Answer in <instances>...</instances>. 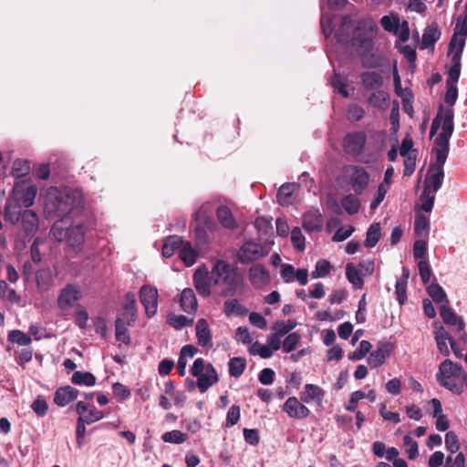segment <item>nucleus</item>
Masks as SVG:
<instances>
[{
    "label": "nucleus",
    "mask_w": 467,
    "mask_h": 467,
    "mask_svg": "<svg viewBox=\"0 0 467 467\" xmlns=\"http://www.w3.org/2000/svg\"><path fill=\"white\" fill-rule=\"evenodd\" d=\"M84 206L82 192L77 189L52 187L45 196L44 213L47 219L62 220L69 213L80 211Z\"/></svg>",
    "instance_id": "f257e3e1"
},
{
    "label": "nucleus",
    "mask_w": 467,
    "mask_h": 467,
    "mask_svg": "<svg viewBox=\"0 0 467 467\" xmlns=\"http://www.w3.org/2000/svg\"><path fill=\"white\" fill-rule=\"evenodd\" d=\"M377 30L378 26L372 21L360 20L351 38V45L360 57L365 67L372 68L378 66L368 57L373 48V37Z\"/></svg>",
    "instance_id": "f03ea898"
},
{
    "label": "nucleus",
    "mask_w": 467,
    "mask_h": 467,
    "mask_svg": "<svg viewBox=\"0 0 467 467\" xmlns=\"http://www.w3.org/2000/svg\"><path fill=\"white\" fill-rule=\"evenodd\" d=\"M211 278L214 285H224L223 296H233L244 285L243 275L224 260H216L211 271Z\"/></svg>",
    "instance_id": "7ed1b4c3"
},
{
    "label": "nucleus",
    "mask_w": 467,
    "mask_h": 467,
    "mask_svg": "<svg viewBox=\"0 0 467 467\" xmlns=\"http://www.w3.org/2000/svg\"><path fill=\"white\" fill-rule=\"evenodd\" d=\"M191 373L197 378V387L202 393L218 381V374L213 366L211 363L205 364L202 358L195 359Z\"/></svg>",
    "instance_id": "20e7f679"
},
{
    "label": "nucleus",
    "mask_w": 467,
    "mask_h": 467,
    "mask_svg": "<svg viewBox=\"0 0 467 467\" xmlns=\"http://www.w3.org/2000/svg\"><path fill=\"white\" fill-rule=\"evenodd\" d=\"M454 113L451 109H443L441 119V132L435 139L436 147L432 150L436 154L448 156L449 140L454 130Z\"/></svg>",
    "instance_id": "39448f33"
},
{
    "label": "nucleus",
    "mask_w": 467,
    "mask_h": 467,
    "mask_svg": "<svg viewBox=\"0 0 467 467\" xmlns=\"http://www.w3.org/2000/svg\"><path fill=\"white\" fill-rule=\"evenodd\" d=\"M447 157L443 154H436V161L430 166L424 181L425 192H436L441 187L444 178L443 166Z\"/></svg>",
    "instance_id": "423d86ee"
},
{
    "label": "nucleus",
    "mask_w": 467,
    "mask_h": 467,
    "mask_svg": "<svg viewBox=\"0 0 467 467\" xmlns=\"http://www.w3.org/2000/svg\"><path fill=\"white\" fill-rule=\"evenodd\" d=\"M37 188L26 181L17 182L13 187V201L24 208H29L34 204Z\"/></svg>",
    "instance_id": "0eeeda50"
},
{
    "label": "nucleus",
    "mask_w": 467,
    "mask_h": 467,
    "mask_svg": "<svg viewBox=\"0 0 467 467\" xmlns=\"http://www.w3.org/2000/svg\"><path fill=\"white\" fill-rule=\"evenodd\" d=\"M366 142L367 135L364 131L348 132L343 139V148L347 154L357 158L363 153Z\"/></svg>",
    "instance_id": "6e6552de"
},
{
    "label": "nucleus",
    "mask_w": 467,
    "mask_h": 467,
    "mask_svg": "<svg viewBox=\"0 0 467 467\" xmlns=\"http://www.w3.org/2000/svg\"><path fill=\"white\" fill-rule=\"evenodd\" d=\"M348 182L356 195L361 194L368 187L369 174L365 168L358 165L349 167Z\"/></svg>",
    "instance_id": "1a4fd4ad"
},
{
    "label": "nucleus",
    "mask_w": 467,
    "mask_h": 467,
    "mask_svg": "<svg viewBox=\"0 0 467 467\" xmlns=\"http://www.w3.org/2000/svg\"><path fill=\"white\" fill-rule=\"evenodd\" d=\"M140 299L145 308L146 315L149 317H153L158 308V290L155 287L144 285L140 290Z\"/></svg>",
    "instance_id": "9d476101"
},
{
    "label": "nucleus",
    "mask_w": 467,
    "mask_h": 467,
    "mask_svg": "<svg viewBox=\"0 0 467 467\" xmlns=\"http://www.w3.org/2000/svg\"><path fill=\"white\" fill-rule=\"evenodd\" d=\"M265 255L263 246L252 241L245 242L237 254L238 260L242 264H249Z\"/></svg>",
    "instance_id": "9b49d317"
},
{
    "label": "nucleus",
    "mask_w": 467,
    "mask_h": 467,
    "mask_svg": "<svg viewBox=\"0 0 467 467\" xmlns=\"http://www.w3.org/2000/svg\"><path fill=\"white\" fill-rule=\"evenodd\" d=\"M464 47H465V40L463 38H462L459 42L458 48L453 50V52L448 51L449 55L452 54V57H451L452 66L449 69L448 78L446 79V85H451V84L456 85V83L459 80V78L461 75V66H462L461 59H462V55Z\"/></svg>",
    "instance_id": "f8f14e48"
},
{
    "label": "nucleus",
    "mask_w": 467,
    "mask_h": 467,
    "mask_svg": "<svg viewBox=\"0 0 467 467\" xmlns=\"http://www.w3.org/2000/svg\"><path fill=\"white\" fill-rule=\"evenodd\" d=\"M81 297V292L78 285L67 284L61 291L57 298V306L62 310L73 306Z\"/></svg>",
    "instance_id": "ddd939ff"
},
{
    "label": "nucleus",
    "mask_w": 467,
    "mask_h": 467,
    "mask_svg": "<svg viewBox=\"0 0 467 467\" xmlns=\"http://www.w3.org/2000/svg\"><path fill=\"white\" fill-rule=\"evenodd\" d=\"M282 410L292 419H306L310 410L296 397H289L282 406Z\"/></svg>",
    "instance_id": "4468645a"
},
{
    "label": "nucleus",
    "mask_w": 467,
    "mask_h": 467,
    "mask_svg": "<svg viewBox=\"0 0 467 467\" xmlns=\"http://www.w3.org/2000/svg\"><path fill=\"white\" fill-rule=\"evenodd\" d=\"M392 344L387 341H380L377 345V349L370 353L368 358V363L371 368H378L384 364L386 358L392 351Z\"/></svg>",
    "instance_id": "2eb2a0df"
},
{
    "label": "nucleus",
    "mask_w": 467,
    "mask_h": 467,
    "mask_svg": "<svg viewBox=\"0 0 467 467\" xmlns=\"http://www.w3.org/2000/svg\"><path fill=\"white\" fill-rule=\"evenodd\" d=\"M211 276L208 270L199 267L193 275L194 287L198 294L203 297L211 295Z\"/></svg>",
    "instance_id": "dca6fc26"
},
{
    "label": "nucleus",
    "mask_w": 467,
    "mask_h": 467,
    "mask_svg": "<svg viewBox=\"0 0 467 467\" xmlns=\"http://www.w3.org/2000/svg\"><path fill=\"white\" fill-rule=\"evenodd\" d=\"M324 224V217L318 209L311 210L303 215V228L308 233L321 232Z\"/></svg>",
    "instance_id": "f3484780"
},
{
    "label": "nucleus",
    "mask_w": 467,
    "mask_h": 467,
    "mask_svg": "<svg viewBox=\"0 0 467 467\" xmlns=\"http://www.w3.org/2000/svg\"><path fill=\"white\" fill-rule=\"evenodd\" d=\"M195 330L198 345L211 348L213 347L212 332L205 318H200L197 321Z\"/></svg>",
    "instance_id": "a211bd4d"
},
{
    "label": "nucleus",
    "mask_w": 467,
    "mask_h": 467,
    "mask_svg": "<svg viewBox=\"0 0 467 467\" xmlns=\"http://www.w3.org/2000/svg\"><path fill=\"white\" fill-rule=\"evenodd\" d=\"M22 230L26 236H33L38 230L39 219L36 212L26 209L20 218Z\"/></svg>",
    "instance_id": "6ab92c4d"
},
{
    "label": "nucleus",
    "mask_w": 467,
    "mask_h": 467,
    "mask_svg": "<svg viewBox=\"0 0 467 467\" xmlns=\"http://www.w3.org/2000/svg\"><path fill=\"white\" fill-rule=\"evenodd\" d=\"M78 390L69 385L58 388L54 396V402L59 407H65L78 398Z\"/></svg>",
    "instance_id": "aec40b11"
},
{
    "label": "nucleus",
    "mask_w": 467,
    "mask_h": 467,
    "mask_svg": "<svg viewBox=\"0 0 467 467\" xmlns=\"http://www.w3.org/2000/svg\"><path fill=\"white\" fill-rule=\"evenodd\" d=\"M88 409V406L83 402L78 401L76 405V411L79 415L77 420V428H76V438L77 443L78 447L82 446L85 434H86V420H84L83 413H86Z\"/></svg>",
    "instance_id": "412c9836"
},
{
    "label": "nucleus",
    "mask_w": 467,
    "mask_h": 467,
    "mask_svg": "<svg viewBox=\"0 0 467 467\" xmlns=\"http://www.w3.org/2000/svg\"><path fill=\"white\" fill-rule=\"evenodd\" d=\"M440 316L442 321L446 325L455 326L457 325V330L459 332L463 331L465 323L462 317H458L453 310L449 306V304H443L440 307Z\"/></svg>",
    "instance_id": "4be33fe9"
},
{
    "label": "nucleus",
    "mask_w": 467,
    "mask_h": 467,
    "mask_svg": "<svg viewBox=\"0 0 467 467\" xmlns=\"http://www.w3.org/2000/svg\"><path fill=\"white\" fill-rule=\"evenodd\" d=\"M467 37V15L460 16L457 19L455 32L449 43V52H453L459 47V42L462 38L465 40Z\"/></svg>",
    "instance_id": "5701e85b"
},
{
    "label": "nucleus",
    "mask_w": 467,
    "mask_h": 467,
    "mask_svg": "<svg viewBox=\"0 0 467 467\" xmlns=\"http://www.w3.org/2000/svg\"><path fill=\"white\" fill-rule=\"evenodd\" d=\"M86 228L83 224L70 226L67 230V241L73 248H80L85 242Z\"/></svg>",
    "instance_id": "b1692460"
},
{
    "label": "nucleus",
    "mask_w": 467,
    "mask_h": 467,
    "mask_svg": "<svg viewBox=\"0 0 467 467\" xmlns=\"http://www.w3.org/2000/svg\"><path fill=\"white\" fill-rule=\"evenodd\" d=\"M181 308L188 313L193 314L198 307L197 298L192 288H184L180 296Z\"/></svg>",
    "instance_id": "393cba45"
},
{
    "label": "nucleus",
    "mask_w": 467,
    "mask_h": 467,
    "mask_svg": "<svg viewBox=\"0 0 467 467\" xmlns=\"http://www.w3.org/2000/svg\"><path fill=\"white\" fill-rule=\"evenodd\" d=\"M324 396L325 392L319 386L315 384H306L300 394V400L306 403L315 400L317 404H320Z\"/></svg>",
    "instance_id": "a878e982"
},
{
    "label": "nucleus",
    "mask_w": 467,
    "mask_h": 467,
    "mask_svg": "<svg viewBox=\"0 0 467 467\" xmlns=\"http://www.w3.org/2000/svg\"><path fill=\"white\" fill-rule=\"evenodd\" d=\"M269 273L261 265H256L249 269V279L253 285L262 286L269 282Z\"/></svg>",
    "instance_id": "bb28decb"
},
{
    "label": "nucleus",
    "mask_w": 467,
    "mask_h": 467,
    "mask_svg": "<svg viewBox=\"0 0 467 467\" xmlns=\"http://www.w3.org/2000/svg\"><path fill=\"white\" fill-rule=\"evenodd\" d=\"M216 216L222 226L224 228L234 230L238 227V224L229 207L225 205H220L216 210Z\"/></svg>",
    "instance_id": "cd10ccee"
},
{
    "label": "nucleus",
    "mask_w": 467,
    "mask_h": 467,
    "mask_svg": "<svg viewBox=\"0 0 467 467\" xmlns=\"http://www.w3.org/2000/svg\"><path fill=\"white\" fill-rule=\"evenodd\" d=\"M23 207L13 200H9L5 206L4 219L12 224H16L23 215Z\"/></svg>",
    "instance_id": "c85d7f7f"
},
{
    "label": "nucleus",
    "mask_w": 467,
    "mask_h": 467,
    "mask_svg": "<svg viewBox=\"0 0 467 467\" xmlns=\"http://www.w3.org/2000/svg\"><path fill=\"white\" fill-rule=\"evenodd\" d=\"M362 85L367 90H375L381 88L383 85V78L380 74L375 71H367L360 76Z\"/></svg>",
    "instance_id": "c756f323"
},
{
    "label": "nucleus",
    "mask_w": 467,
    "mask_h": 467,
    "mask_svg": "<svg viewBox=\"0 0 467 467\" xmlns=\"http://www.w3.org/2000/svg\"><path fill=\"white\" fill-rule=\"evenodd\" d=\"M183 244V240L182 237L178 235H171L168 236L163 244L162 246V255L166 258H170L176 252H180V249Z\"/></svg>",
    "instance_id": "7c9ffc66"
},
{
    "label": "nucleus",
    "mask_w": 467,
    "mask_h": 467,
    "mask_svg": "<svg viewBox=\"0 0 467 467\" xmlns=\"http://www.w3.org/2000/svg\"><path fill=\"white\" fill-rule=\"evenodd\" d=\"M346 277L355 289H362L364 286L363 275L352 263L346 265Z\"/></svg>",
    "instance_id": "2f4dec72"
},
{
    "label": "nucleus",
    "mask_w": 467,
    "mask_h": 467,
    "mask_svg": "<svg viewBox=\"0 0 467 467\" xmlns=\"http://www.w3.org/2000/svg\"><path fill=\"white\" fill-rule=\"evenodd\" d=\"M440 37L441 31L436 26H427L422 35L421 47L428 48L433 47Z\"/></svg>",
    "instance_id": "473e14b6"
},
{
    "label": "nucleus",
    "mask_w": 467,
    "mask_h": 467,
    "mask_svg": "<svg viewBox=\"0 0 467 467\" xmlns=\"http://www.w3.org/2000/svg\"><path fill=\"white\" fill-rule=\"evenodd\" d=\"M295 189V184L293 183H285L283 184L278 192H277V202L282 206H288L293 202V192Z\"/></svg>",
    "instance_id": "72a5a7b5"
},
{
    "label": "nucleus",
    "mask_w": 467,
    "mask_h": 467,
    "mask_svg": "<svg viewBox=\"0 0 467 467\" xmlns=\"http://www.w3.org/2000/svg\"><path fill=\"white\" fill-rule=\"evenodd\" d=\"M381 237V228L379 223H374L368 227L364 245L367 248H373L376 246Z\"/></svg>",
    "instance_id": "f704fd0d"
},
{
    "label": "nucleus",
    "mask_w": 467,
    "mask_h": 467,
    "mask_svg": "<svg viewBox=\"0 0 467 467\" xmlns=\"http://www.w3.org/2000/svg\"><path fill=\"white\" fill-rule=\"evenodd\" d=\"M179 255H180V258L184 262V264L187 266H191L196 262L198 254L192 248L191 243L183 242V244L180 249Z\"/></svg>",
    "instance_id": "c9c22d12"
},
{
    "label": "nucleus",
    "mask_w": 467,
    "mask_h": 467,
    "mask_svg": "<svg viewBox=\"0 0 467 467\" xmlns=\"http://www.w3.org/2000/svg\"><path fill=\"white\" fill-rule=\"evenodd\" d=\"M134 325H127L124 324L120 319L115 320V337L116 340L119 342H122L125 345H130L131 342V338L129 333V327H133Z\"/></svg>",
    "instance_id": "e433bc0d"
},
{
    "label": "nucleus",
    "mask_w": 467,
    "mask_h": 467,
    "mask_svg": "<svg viewBox=\"0 0 467 467\" xmlns=\"http://www.w3.org/2000/svg\"><path fill=\"white\" fill-rule=\"evenodd\" d=\"M341 205L349 215H354L358 213L361 204L355 194L348 193L342 198Z\"/></svg>",
    "instance_id": "4c0bfd02"
},
{
    "label": "nucleus",
    "mask_w": 467,
    "mask_h": 467,
    "mask_svg": "<svg viewBox=\"0 0 467 467\" xmlns=\"http://www.w3.org/2000/svg\"><path fill=\"white\" fill-rule=\"evenodd\" d=\"M71 381L75 385L91 387L96 384V378L90 372L75 371L72 375Z\"/></svg>",
    "instance_id": "58836bf2"
},
{
    "label": "nucleus",
    "mask_w": 467,
    "mask_h": 467,
    "mask_svg": "<svg viewBox=\"0 0 467 467\" xmlns=\"http://www.w3.org/2000/svg\"><path fill=\"white\" fill-rule=\"evenodd\" d=\"M427 293L431 297V299L435 303H442L449 304V301L447 299V296L443 290V288L437 283L431 284L427 287Z\"/></svg>",
    "instance_id": "ea45409f"
},
{
    "label": "nucleus",
    "mask_w": 467,
    "mask_h": 467,
    "mask_svg": "<svg viewBox=\"0 0 467 467\" xmlns=\"http://www.w3.org/2000/svg\"><path fill=\"white\" fill-rule=\"evenodd\" d=\"M193 219L197 223L202 224L204 229L208 232H213L216 228L215 221L213 217L206 215L205 213L200 209L193 213Z\"/></svg>",
    "instance_id": "a19ab883"
},
{
    "label": "nucleus",
    "mask_w": 467,
    "mask_h": 467,
    "mask_svg": "<svg viewBox=\"0 0 467 467\" xmlns=\"http://www.w3.org/2000/svg\"><path fill=\"white\" fill-rule=\"evenodd\" d=\"M246 368V360L244 358H233L229 361V374L234 378H239Z\"/></svg>",
    "instance_id": "79ce46f5"
},
{
    "label": "nucleus",
    "mask_w": 467,
    "mask_h": 467,
    "mask_svg": "<svg viewBox=\"0 0 467 467\" xmlns=\"http://www.w3.org/2000/svg\"><path fill=\"white\" fill-rule=\"evenodd\" d=\"M167 322L173 328L180 330L184 327L192 326L193 323V319L188 318L183 315L171 314L168 317Z\"/></svg>",
    "instance_id": "37998d69"
},
{
    "label": "nucleus",
    "mask_w": 467,
    "mask_h": 467,
    "mask_svg": "<svg viewBox=\"0 0 467 467\" xmlns=\"http://www.w3.org/2000/svg\"><path fill=\"white\" fill-rule=\"evenodd\" d=\"M8 341L16 343L19 346H28L31 344V337L21 330H11L7 336Z\"/></svg>",
    "instance_id": "c03bdc74"
},
{
    "label": "nucleus",
    "mask_w": 467,
    "mask_h": 467,
    "mask_svg": "<svg viewBox=\"0 0 467 467\" xmlns=\"http://www.w3.org/2000/svg\"><path fill=\"white\" fill-rule=\"evenodd\" d=\"M188 438L187 433H184L179 430H173L171 431H167L162 434V441L164 442L168 443H173V444H182Z\"/></svg>",
    "instance_id": "a18cd8bd"
},
{
    "label": "nucleus",
    "mask_w": 467,
    "mask_h": 467,
    "mask_svg": "<svg viewBox=\"0 0 467 467\" xmlns=\"http://www.w3.org/2000/svg\"><path fill=\"white\" fill-rule=\"evenodd\" d=\"M350 23H351V21L348 16H345L343 18L340 27L336 32V37L339 43L347 44L350 41V38H349Z\"/></svg>",
    "instance_id": "49530a36"
},
{
    "label": "nucleus",
    "mask_w": 467,
    "mask_h": 467,
    "mask_svg": "<svg viewBox=\"0 0 467 467\" xmlns=\"http://www.w3.org/2000/svg\"><path fill=\"white\" fill-rule=\"evenodd\" d=\"M30 171V164L26 160H16L13 163L11 173L15 178H22Z\"/></svg>",
    "instance_id": "de8ad7c7"
},
{
    "label": "nucleus",
    "mask_w": 467,
    "mask_h": 467,
    "mask_svg": "<svg viewBox=\"0 0 467 467\" xmlns=\"http://www.w3.org/2000/svg\"><path fill=\"white\" fill-rule=\"evenodd\" d=\"M331 268V264L327 260H318L316 264L315 270L311 273V277L314 279L325 277L330 273Z\"/></svg>",
    "instance_id": "09e8293b"
},
{
    "label": "nucleus",
    "mask_w": 467,
    "mask_h": 467,
    "mask_svg": "<svg viewBox=\"0 0 467 467\" xmlns=\"http://www.w3.org/2000/svg\"><path fill=\"white\" fill-rule=\"evenodd\" d=\"M380 25L387 32H396L400 26V18L394 14L384 16L380 19Z\"/></svg>",
    "instance_id": "8fccbe9b"
},
{
    "label": "nucleus",
    "mask_w": 467,
    "mask_h": 467,
    "mask_svg": "<svg viewBox=\"0 0 467 467\" xmlns=\"http://www.w3.org/2000/svg\"><path fill=\"white\" fill-rule=\"evenodd\" d=\"M224 313L227 317L233 314L244 315L246 309L239 303L237 299L227 300L223 304Z\"/></svg>",
    "instance_id": "3c124183"
},
{
    "label": "nucleus",
    "mask_w": 467,
    "mask_h": 467,
    "mask_svg": "<svg viewBox=\"0 0 467 467\" xmlns=\"http://www.w3.org/2000/svg\"><path fill=\"white\" fill-rule=\"evenodd\" d=\"M376 91L373 92L368 97V103L376 108L381 109L386 104L389 95L384 90H381L380 88L375 89Z\"/></svg>",
    "instance_id": "603ef678"
},
{
    "label": "nucleus",
    "mask_w": 467,
    "mask_h": 467,
    "mask_svg": "<svg viewBox=\"0 0 467 467\" xmlns=\"http://www.w3.org/2000/svg\"><path fill=\"white\" fill-rule=\"evenodd\" d=\"M372 345L369 341L362 340L359 343V347L348 354V358L350 360H360L366 357V355L370 351Z\"/></svg>",
    "instance_id": "864d4df0"
},
{
    "label": "nucleus",
    "mask_w": 467,
    "mask_h": 467,
    "mask_svg": "<svg viewBox=\"0 0 467 467\" xmlns=\"http://www.w3.org/2000/svg\"><path fill=\"white\" fill-rule=\"evenodd\" d=\"M251 355H259L262 358H269L273 355V351L267 345H262L260 342L255 341L249 348Z\"/></svg>",
    "instance_id": "5fc2aeb1"
},
{
    "label": "nucleus",
    "mask_w": 467,
    "mask_h": 467,
    "mask_svg": "<svg viewBox=\"0 0 467 467\" xmlns=\"http://www.w3.org/2000/svg\"><path fill=\"white\" fill-rule=\"evenodd\" d=\"M331 85L334 88L335 91L339 93L342 97H349V92L348 90L345 80L339 74L334 73L333 77L331 78Z\"/></svg>",
    "instance_id": "6e6d98bb"
},
{
    "label": "nucleus",
    "mask_w": 467,
    "mask_h": 467,
    "mask_svg": "<svg viewBox=\"0 0 467 467\" xmlns=\"http://www.w3.org/2000/svg\"><path fill=\"white\" fill-rule=\"evenodd\" d=\"M291 242L293 246L299 252H303L306 248V239L303 235L301 229L298 227H295L291 231Z\"/></svg>",
    "instance_id": "4d7b16f0"
},
{
    "label": "nucleus",
    "mask_w": 467,
    "mask_h": 467,
    "mask_svg": "<svg viewBox=\"0 0 467 467\" xmlns=\"http://www.w3.org/2000/svg\"><path fill=\"white\" fill-rule=\"evenodd\" d=\"M300 338L301 337L297 332L288 334L282 345L284 352L290 353L295 350L300 341Z\"/></svg>",
    "instance_id": "13d9d810"
},
{
    "label": "nucleus",
    "mask_w": 467,
    "mask_h": 467,
    "mask_svg": "<svg viewBox=\"0 0 467 467\" xmlns=\"http://www.w3.org/2000/svg\"><path fill=\"white\" fill-rule=\"evenodd\" d=\"M403 444L406 447L408 458L415 460L419 455L418 443L410 436L406 435L403 438Z\"/></svg>",
    "instance_id": "bf43d9fd"
},
{
    "label": "nucleus",
    "mask_w": 467,
    "mask_h": 467,
    "mask_svg": "<svg viewBox=\"0 0 467 467\" xmlns=\"http://www.w3.org/2000/svg\"><path fill=\"white\" fill-rule=\"evenodd\" d=\"M254 227L260 235H266L272 230V219L257 217L254 221Z\"/></svg>",
    "instance_id": "052dcab7"
},
{
    "label": "nucleus",
    "mask_w": 467,
    "mask_h": 467,
    "mask_svg": "<svg viewBox=\"0 0 467 467\" xmlns=\"http://www.w3.org/2000/svg\"><path fill=\"white\" fill-rule=\"evenodd\" d=\"M87 405L88 406V409L86 413H83V417L88 425L100 420L104 417L103 412L96 409L95 406H89L88 404Z\"/></svg>",
    "instance_id": "680f3d73"
},
{
    "label": "nucleus",
    "mask_w": 467,
    "mask_h": 467,
    "mask_svg": "<svg viewBox=\"0 0 467 467\" xmlns=\"http://www.w3.org/2000/svg\"><path fill=\"white\" fill-rule=\"evenodd\" d=\"M348 119L351 121H359L364 118L365 110L358 104H350L348 109Z\"/></svg>",
    "instance_id": "e2e57ef3"
},
{
    "label": "nucleus",
    "mask_w": 467,
    "mask_h": 467,
    "mask_svg": "<svg viewBox=\"0 0 467 467\" xmlns=\"http://www.w3.org/2000/svg\"><path fill=\"white\" fill-rule=\"evenodd\" d=\"M429 228V220L423 214H418L414 222V232L417 235L426 234Z\"/></svg>",
    "instance_id": "0e129e2a"
},
{
    "label": "nucleus",
    "mask_w": 467,
    "mask_h": 467,
    "mask_svg": "<svg viewBox=\"0 0 467 467\" xmlns=\"http://www.w3.org/2000/svg\"><path fill=\"white\" fill-rule=\"evenodd\" d=\"M208 231L204 229V226L201 223H197L194 228V234H195V241L196 244L198 246H203L208 244L209 243V236H208Z\"/></svg>",
    "instance_id": "69168bd1"
},
{
    "label": "nucleus",
    "mask_w": 467,
    "mask_h": 467,
    "mask_svg": "<svg viewBox=\"0 0 467 467\" xmlns=\"http://www.w3.org/2000/svg\"><path fill=\"white\" fill-rule=\"evenodd\" d=\"M240 415V406L235 404L231 406L226 415L225 426L229 428L237 424Z\"/></svg>",
    "instance_id": "338daca9"
},
{
    "label": "nucleus",
    "mask_w": 467,
    "mask_h": 467,
    "mask_svg": "<svg viewBox=\"0 0 467 467\" xmlns=\"http://www.w3.org/2000/svg\"><path fill=\"white\" fill-rule=\"evenodd\" d=\"M31 408L38 417H44L47 415L48 405L41 396H38L33 401Z\"/></svg>",
    "instance_id": "774afa93"
}]
</instances>
